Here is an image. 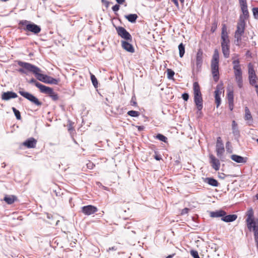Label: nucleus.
Segmentation results:
<instances>
[{
  "mask_svg": "<svg viewBox=\"0 0 258 258\" xmlns=\"http://www.w3.org/2000/svg\"><path fill=\"white\" fill-rule=\"evenodd\" d=\"M0 1H2V2H7L8 0H0Z\"/></svg>",
  "mask_w": 258,
  "mask_h": 258,
  "instance_id": "nucleus-62",
  "label": "nucleus"
},
{
  "mask_svg": "<svg viewBox=\"0 0 258 258\" xmlns=\"http://www.w3.org/2000/svg\"><path fill=\"white\" fill-rule=\"evenodd\" d=\"M37 141L33 138H30L23 142V145L28 148L35 147Z\"/></svg>",
  "mask_w": 258,
  "mask_h": 258,
  "instance_id": "nucleus-19",
  "label": "nucleus"
},
{
  "mask_svg": "<svg viewBox=\"0 0 258 258\" xmlns=\"http://www.w3.org/2000/svg\"><path fill=\"white\" fill-rule=\"evenodd\" d=\"M91 80L95 88H97L98 87L97 80L95 76L93 74H91Z\"/></svg>",
  "mask_w": 258,
  "mask_h": 258,
  "instance_id": "nucleus-36",
  "label": "nucleus"
},
{
  "mask_svg": "<svg viewBox=\"0 0 258 258\" xmlns=\"http://www.w3.org/2000/svg\"><path fill=\"white\" fill-rule=\"evenodd\" d=\"M237 216L236 215H225L223 216L221 218V220L226 222H230L235 221L237 218Z\"/></svg>",
  "mask_w": 258,
  "mask_h": 258,
  "instance_id": "nucleus-24",
  "label": "nucleus"
},
{
  "mask_svg": "<svg viewBox=\"0 0 258 258\" xmlns=\"http://www.w3.org/2000/svg\"><path fill=\"white\" fill-rule=\"evenodd\" d=\"M189 209L188 208H184L183 209L182 211H181V215H184V214H187L188 211H189Z\"/></svg>",
  "mask_w": 258,
  "mask_h": 258,
  "instance_id": "nucleus-48",
  "label": "nucleus"
},
{
  "mask_svg": "<svg viewBox=\"0 0 258 258\" xmlns=\"http://www.w3.org/2000/svg\"><path fill=\"white\" fill-rule=\"evenodd\" d=\"M205 182L208 183L210 185L215 187L218 186L219 184L218 181L213 178H206L205 179Z\"/></svg>",
  "mask_w": 258,
  "mask_h": 258,
  "instance_id": "nucleus-26",
  "label": "nucleus"
},
{
  "mask_svg": "<svg viewBox=\"0 0 258 258\" xmlns=\"http://www.w3.org/2000/svg\"><path fill=\"white\" fill-rule=\"evenodd\" d=\"M193 89L194 93V101L198 109L200 111L203 108V99L200 91V87L198 82H196L194 83Z\"/></svg>",
  "mask_w": 258,
  "mask_h": 258,
  "instance_id": "nucleus-2",
  "label": "nucleus"
},
{
  "mask_svg": "<svg viewBox=\"0 0 258 258\" xmlns=\"http://www.w3.org/2000/svg\"><path fill=\"white\" fill-rule=\"evenodd\" d=\"M251 85L253 86L255 88L256 93H258V85H257L256 83L254 85Z\"/></svg>",
  "mask_w": 258,
  "mask_h": 258,
  "instance_id": "nucleus-56",
  "label": "nucleus"
},
{
  "mask_svg": "<svg viewBox=\"0 0 258 258\" xmlns=\"http://www.w3.org/2000/svg\"><path fill=\"white\" fill-rule=\"evenodd\" d=\"M203 62V52L200 49L198 50L196 58V66L197 71H199L202 66Z\"/></svg>",
  "mask_w": 258,
  "mask_h": 258,
  "instance_id": "nucleus-14",
  "label": "nucleus"
},
{
  "mask_svg": "<svg viewBox=\"0 0 258 258\" xmlns=\"http://www.w3.org/2000/svg\"><path fill=\"white\" fill-rule=\"evenodd\" d=\"M102 1L103 3H104L106 4H108V2L107 1H105V0H102Z\"/></svg>",
  "mask_w": 258,
  "mask_h": 258,
  "instance_id": "nucleus-59",
  "label": "nucleus"
},
{
  "mask_svg": "<svg viewBox=\"0 0 258 258\" xmlns=\"http://www.w3.org/2000/svg\"><path fill=\"white\" fill-rule=\"evenodd\" d=\"M28 22L26 20L21 22L22 24L26 25L25 28H24L25 31L31 32L35 34H37L40 32L41 28L39 26L34 23L27 24Z\"/></svg>",
  "mask_w": 258,
  "mask_h": 258,
  "instance_id": "nucleus-6",
  "label": "nucleus"
},
{
  "mask_svg": "<svg viewBox=\"0 0 258 258\" xmlns=\"http://www.w3.org/2000/svg\"><path fill=\"white\" fill-rule=\"evenodd\" d=\"M227 98L228 102H234V95L232 88L230 87H228L227 88Z\"/></svg>",
  "mask_w": 258,
  "mask_h": 258,
  "instance_id": "nucleus-28",
  "label": "nucleus"
},
{
  "mask_svg": "<svg viewBox=\"0 0 258 258\" xmlns=\"http://www.w3.org/2000/svg\"><path fill=\"white\" fill-rule=\"evenodd\" d=\"M112 9L114 12H117L119 9V6L118 5H115L112 7Z\"/></svg>",
  "mask_w": 258,
  "mask_h": 258,
  "instance_id": "nucleus-47",
  "label": "nucleus"
},
{
  "mask_svg": "<svg viewBox=\"0 0 258 258\" xmlns=\"http://www.w3.org/2000/svg\"><path fill=\"white\" fill-rule=\"evenodd\" d=\"M154 158L156 160H160L161 159V158L160 157V156L159 155H156L155 156H154Z\"/></svg>",
  "mask_w": 258,
  "mask_h": 258,
  "instance_id": "nucleus-54",
  "label": "nucleus"
},
{
  "mask_svg": "<svg viewBox=\"0 0 258 258\" xmlns=\"http://www.w3.org/2000/svg\"><path fill=\"white\" fill-rule=\"evenodd\" d=\"M19 93L21 96L30 101L34 105L37 106H40L42 105V103L32 94L28 92L24 91L23 89L20 90L19 91Z\"/></svg>",
  "mask_w": 258,
  "mask_h": 258,
  "instance_id": "nucleus-5",
  "label": "nucleus"
},
{
  "mask_svg": "<svg viewBox=\"0 0 258 258\" xmlns=\"http://www.w3.org/2000/svg\"><path fill=\"white\" fill-rule=\"evenodd\" d=\"M29 83L30 84H34L39 89L40 91L41 92L43 90V87H45V86L40 84V83L37 82L36 80L32 78L29 81Z\"/></svg>",
  "mask_w": 258,
  "mask_h": 258,
  "instance_id": "nucleus-30",
  "label": "nucleus"
},
{
  "mask_svg": "<svg viewBox=\"0 0 258 258\" xmlns=\"http://www.w3.org/2000/svg\"><path fill=\"white\" fill-rule=\"evenodd\" d=\"M221 39V47L230 46V40L227 32V27L225 24L222 25Z\"/></svg>",
  "mask_w": 258,
  "mask_h": 258,
  "instance_id": "nucleus-9",
  "label": "nucleus"
},
{
  "mask_svg": "<svg viewBox=\"0 0 258 258\" xmlns=\"http://www.w3.org/2000/svg\"><path fill=\"white\" fill-rule=\"evenodd\" d=\"M116 1L119 4H122L124 2L125 0H116Z\"/></svg>",
  "mask_w": 258,
  "mask_h": 258,
  "instance_id": "nucleus-55",
  "label": "nucleus"
},
{
  "mask_svg": "<svg viewBox=\"0 0 258 258\" xmlns=\"http://www.w3.org/2000/svg\"><path fill=\"white\" fill-rule=\"evenodd\" d=\"M245 22L243 20L240 21L237 25V29L235 32V43L236 45H239L241 41V37L243 35L245 29Z\"/></svg>",
  "mask_w": 258,
  "mask_h": 258,
  "instance_id": "nucleus-3",
  "label": "nucleus"
},
{
  "mask_svg": "<svg viewBox=\"0 0 258 258\" xmlns=\"http://www.w3.org/2000/svg\"><path fill=\"white\" fill-rule=\"evenodd\" d=\"M232 133L235 137L239 136V131L238 130V125L235 120H233L232 123Z\"/></svg>",
  "mask_w": 258,
  "mask_h": 258,
  "instance_id": "nucleus-25",
  "label": "nucleus"
},
{
  "mask_svg": "<svg viewBox=\"0 0 258 258\" xmlns=\"http://www.w3.org/2000/svg\"><path fill=\"white\" fill-rule=\"evenodd\" d=\"M226 150L229 153H232V147L230 145V143L229 142H227L226 144Z\"/></svg>",
  "mask_w": 258,
  "mask_h": 258,
  "instance_id": "nucleus-42",
  "label": "nucleus"
},
{
  "mask_svg": "<svg viewBox=\"0 0 258 258\" xmlns=\"http://www.w3.org/2000/svg\"><path fill=\"white\" fill-rule=\"evenodd\" d=\"M116 30L119 36L126 40H131L132 36L130 34L122 27L116 28Z\"/></svg>",
  "mask_w": 258,
  "mask_h": 258,
  "instance_id": "nucleus-15",
  "label": "nucleus"
},
{
  "mask_svg": "<svg viewBox=\"0 0 258 258\" xmlns=\"http://www.w3.org/2000/svg\"><path fill=\"white\" fill-rule=\"evenodd\" d=\"M131 103L132 105L133 106H136L137 105V102L133 100V98H132V100L131 101Z\"/></svg>",
  "mask_w": 258,
  "mask_h": 258,
  "instance_id": "nucleus-52",
  "label": "nucleus"
},
{
  "mask_svg": "<svg viewBox=\"0 0 258 258\" xmlns=\"http://www.w3.org/2000/svg\"><path fill=\"white\" fill-rule=\"evenodd\" d=\"M224 93V87L223 84H218L216 87V89L215 91V95H218L221 96V95Z\"/></svg>",
  "mask_w": 258,
  "mask_h": 258,
  "instance_id": "nucleus-27",
  "label": "nucleus"
},
{
  "mask_svg": "<svg viewBox=\"0 0 258 258\" xmlns=\"http://www.w3.org/2000/svg\"><path fill=\"white\" fill-rule=\"evenodd\" d=\"M18 64L19 66L25 69L27 72H29L33 73L36 78L38 75L41 72V70L39 68L30 63L19 61Z\"/></svg>",
  "mask_w": 258,
  "mask_h": 258,
  "instance_id": "nucleus-4",
  "label": "nucleus"
},
{
  "mask_svg": "<svg viewBox=\"0 0 258 258\" xmlns=\"http://www.w3.org/2000/svg\"><path fill=\"white\" fill-rule=\"evenodd\" d=\"M182 97L184 100L187 101V100L188 99L189 96L187 93H183L182 95Z\"/></svg>",
  "mask_w": 258,
  "mask_h": 258,
  "instance_id": "nucleus-46",
  "label": "nucleus"
},
{
  "mask_svg": "<svg viewBox=\"0 0 258 258\" xmlns=\"http://www.w3.org/2000/svg\"><path fill=\"white\" fill-rule=\"evenodd\" d=\"M233 64V69H235V67L239 68L240 66L239 64V61L238 59H234L232 62Z\"/></svg>",
  "mask_w": 258,
  "mask_h": 258,
  "instance_id": "nucleus-43",
  "label": "nucleus"
},
{
  "mask_svg": "<svg viewBox=\"0 0 258 258\" xmlns=\"http://www.w3.org/2000/svg\"><path fill=\"white\" fill-rule=\"evenodd\" d=\"M190 254L193 256L194 258H200L198 252L196 250H191Z\"/></svg>",
  "mask_w": 258,
  "mask_h": 258,
  "instance_id": "nucleus-44",
  "label": "nucleus"
},
{
  "mask_svg": "<svg viewBox=\"0 0 258 258\" xmlns=\"http://www.w3.org/2000/svg\"><path fill=\"white\" fill-rule=\"evenodd\" d=\"M18 71L20 73H22V74H27V72L25 71V69H24L23 68L19 69Z\"/></svg>",
  "mask_w": 258,
  "mask_h": 258,
  "instance_id": "nucleus-50",
  "label": "nucleus"
},
{
  "mask_svg": "<svg viewBox=\"0 0 258 258\" xmlns=\"http://www.w3.org/2000/svg\"><path fill=\"white\" fill-rule=\"evenodd\" d=\"M224 152V145L220 137L217 138L216 143V152L218 157L221 159Z\"/></svg>",
  "mask_w": 258,
  "mask_h": 258,
  "instance_id": "nucleus-13",
  "label": "nucleus"
},
{
  "mask_svg": "<svg viewBox=\"0 0 258 258\" xmlns=\"http://www.w3.org/2000/svg\"><path fill=\"white\" fill-rule=\"evenodd\" d=\"M127 114L132 117H138L140 115V113L138 111L131 110L127 112Z\"/></svg>",
  "mask_w": 258,
  "mask_h": 258,
  "instance_id": "nucleus-37",
  "label": "nucleus"
},
{
  "mask_svg": "<svg viewBox=\"0 0 258 258\" xmlns=\"http://www.w3.org/2000/svg\"><path fill=\"white\" fill-rule=\"evenodd\" d=\"M17 97V95L16 93L8 91L7 92H4L3 93L2 95V98L4 100H9L12 98H15Z\"/></svg>",
  "mask_w": 258,
  "mask_h": 258,
  "instance_id": "nucleus-20",
  "label": "nucleus"
},
{
  "mask_svg": "<svg viewBox=\"0 0 258 258\" xmlns=\"http://www.w3.org/2000/svg\"><path fill=\"white\" fill-rule=\"evenodd\" d=\"M97 211V208L92 205L84 206L82 208V212L86 215H90Z\"/></svg>",
  "mask_w": 258,
  "mask_h": 258,
  "instance_id": "nucleus-16",
  "label": "nucleus"
},
{
  "mask_svg": "<svg viewBox=\"0 0 258 258\" xmlns=\"http://www.w3.org/2000/svg\"><path fill=\"white\" fill-rule=\"evenodd\" d=\"M222 50L224 57H229L230 54V46H222Z\"/></svg>",
  "mask_w": 258,
  "mask_h": 258,
  "instance_id": "nucleus-31",
  "label": "nucleus"
},
{
  "mask_svg": "<svg viewBox=\"0 0 258 258\" xmlns=\"http://www.w3.org/2000/svg\"><path fill=\"white\" fill-rule=\"evenodd\" d=\"M174 3L177 8H179V4L177 0H171Z\"/></svg>",
  "mask_w": 258,
  "mask_h": 258,
  "instance_id": "nucleus-51",
  "label": "nucleus"
},
{
  "mask_svg": "<svg viewBox=\"0 0 258 258\" xmlns=\"http://www.w3.org/2000/svg\"><path fill=\"white\" fill-rule=\"evenodd\" d=\"M231 159L238 163H245L246 162V158H244L237 155H231Z\"/></svg>",
  "mask_w": 258,
  "mask_h": 258,
  "instance_id": "nucleus-21",
  "label": "nucleus"
},
{
  "mask_svg": "<svg viewBox=\"0 0 258 258\" xmlns=\"http://www.w3.org/2000/svg\"><path fill=\"white\" fill-rule=\"evenodd\" d=\"M156 138L162 142H164L165 143H166L167 142V138L163 136V135L162 134H158L157 136H156Z\"/></svg>",
  "mask_w": 258,
  "mask_h": 258,
  "instance_id": "nucleus-38",
  "label": "nucleus"
},
{
  "mask_svg": "<svg viewBox=\"0 0 258 258\" xmlns=\"http://www.w3.org/2000/svg\"><path fill=\"white\" fill-rule=\"evenodd\" d=\"M228 103L229 109L231 111H232L233 109L234 102H228Z\"/></svg>",
  "mask_w": 258,
  "mask_h": 258,
  "instance_id": "nucleus-49",
  "label": "nucleus"
},
{
  "mask_svg": "<svg viewBox=\"0 0 258 258\" xmlns=\"http://www.w3.org/2000/svg\"><path fill=\"white\" fill-rule=\"evenodd\" d=\"M226 214V213L223 210H217L214 212H210V216L213 218L223 217Z\"/></svg>",
  "mask_w": 258,
  "mask_h": 258,
  "instance_id": "nucleus-23",
  "label": "nucleus"
},
{
  "mask_svg": "<svg viewBox=\"0 0 258 258\" xmlns=\"http://www.w3.org/2000/svg\"><path fill=\"white\" fill-rule=\"evenodd\" d=\"M116 250V248L114 247V246H112V247H109L107 250V251L108 252L110 251V250Z\"/></svg>",
  "mask_w": 258,
  "mask_h": 258,
  "instance_id": "nucleus-53",
  "label": "nucleus"
},
{
  "mask_svg": "<svg viewBox=\"0 0 258 258\" xmlns=\"http://www.w3.org/2000/svg\"><path fill=\"white\" fill-rule=\"evenodd\" d=\"M173 255H174V254L169 255L166 258H172Z\"/></svg>",
  "mask_w": 258,
  "mask_h": 258,
  "instance_id": "nucleus-58",
  "label": "nucleus"
},
{
  "mask_svg": "<svg viewBox=\"0 0 258 258\" xmlns=\"http://www.w3.org/2000/svg\"><path fill=\"white\" fill-rule=\"evenodd\" d=\"M37 79L40 81L50 84H57L58 82L57 80L40 73L38 75Z\"/></svg>",
  "mask_w": 258,
  "mask_h": 258,
  "instance_id": "nucleus-10",
  "label": "nucleus"
},
{
  "mask_svg": "<svg viewBox=\"0 0 258 258\" xmlns=\"http://www.w3.org/2000/svg\"><path fill=\"white\" fill-rule=\"evenodd\" d=\"M255 197H256V199L258 200V194L257 195H256Z\"/></svg>",
  "mask_w": 258,
  "mask_h": 258,
  "instance_id": "nucleus-61",
  "label": "nucleus"
},
{
  "mask_svg": "<svg viewBox=\"0 0 258 258\" xmlns=\"http://www.w3.org/2000/svg\"><path fill=\"white\" fill-rule=\"evenodd\" d=\"M121 45L123 49H124L125 50L133 53L134 52V48L132 44L129 43L128 42L125 41H121Z\"/></svg>",
  "mask_w": 258,
  "mask_h": 258,
  "instance_id": "nucleus-22",
  "label": "nucleus"
},
{
  "mask_svg": "<svg viewBox=\"0 0 258 258\" xmlns=\"http://www.w3.org/2000/svg\"><path fill=\"white\" fill-rule=\"evenodd\" d=\"M239 3L242 12V14L240 16V21L243 20L245 22L249 17L246 0H239Z\"/></svg>",
  "mask_w": 258,
  "mask_h": 258,
  "instance_id": "nucleus-7",
  "label": "nucleus"
},
{
  "mask_svg": "<svg viewBox=\"0 0 258 258\" xmlns=\"http://www.w3.org/2000/svg\"><path fill=\"white\" fill-rule=\"evenodd\" d=\"M174 75V72L170 69L167 70V75L168 78L169 79H171L173 78V76Z\"/></svg>",
  "mask_w": 258,
  "mask_h": 258,
  "instance_id": "nucleus-41",
  "label": "nucleus"
},
{
  "mask_svg": "<svg viewBox=\"0 0 258 258\" xmlns=\"http://www.w3.org/2000/svg\"><path fill=\"white\" fill-rule=\"evenodd\" d=\"M219 55L218 50L215 49L211 60V71L215 81L219 80Z\"/></svg>",
  "mask_w": 258,
  "mask_h": 258,
  "instance_id": "nucleus-1",
  "label": "nucleus"
},
{
  "mask_svg": "<svg viewBox=\"0 0 258 258\" xmlns=\"http://www.w3.org/2000/svg\"><path fill=\"white\" fill-rule=\"evenodd\" d=\"M179 1H180V3L181 4H183L184 3V0H179Z\"/></svg>",
  "mask_w": 258,
  "mask_h": 258,
  "instance_id": "nucleus-60",
  "label": "nucleus"
},
{
  "mask_svg": "<svg viewBox=\"0 0 258 258\" xmlns=\"http://www.w3.org/2000/svg\"><path fill=\"white\" fill-rule=\"evenodd\" d=\"M125 18L130 22L135 23L138 18V16L136 14H130L125 16Z\"/></svg>",
  "mask_w": 258,
  "mask_h": 258,
  "instance_id": "nucleus-32",
  "label": "nucleus"
},
{
  "mask_svg": "<svg viewBox=\"0 0 258 258\" xmlns=\"http://www.w3.org/2000/svg\"><path fill=\"white\" fill-rule=\"evenodd\" d=\"M4 165H3V166H2V167L4 168V167L6 166V164H5L4 163Z\"/></svg>",
  "mask_w": 258,
  "mask_h": 258,
  "instance_id": "nucleus-64",
  "label": "nucleus"
},
{
  "mask_svg": "<svg viewBox=\"0 0 258 258\" xmlns=\"http://www.w3.org/2000/svg\"><path fill=\"white\" fill-rule=\"evenodd\" d=\"M247 218L246 220L247 228L251 230L252 227L256 226L254 220V213L251 208H249L246 212Z\"/></svg>",
  "mask_w": 258,
  "mask_h": 258,
  "instance_id": "nucleus-8",
  "label": "nucleus"
},
{
  "mask_svg": "<svg viewBox=\"0 0 258 258\" xmlns=\"http://www.w3.org/2000/svg\"><path fill=\"white\" fill-rule=\"evenodd\" d=\"M92 166H93V164L92 163H90L87 164V167L90 169L92 168Z\"/></svg>",
  "mask_w": 258,
  "mask_h": 258,
  "instance_id": "nucleus-57",
  "label": "nucleus"
},
{
  "mask_svg": "<svg viewBox=\"0 0 258 258\" xmlns=\"http://www.w3.org/2000/svg\"><path fill=\"white\" fill-rule=\"evenodd\" d=\"M244 118L246 120L252 121V116L250 112L247 107H245V116Z\"/></svg>",
  "mask_w": 258,
  "mask_h": 258,
  "instance_id": "nucleus-33",
  "label": "nucleus"
},
{
  "mask_svg": "<svg viewBox=\"0 0 258 258\" xmlns=\"http://www.w3.org/2000/svg\"><path fill=\"white\" fill-rule=\"evenodd\" d=\"M235 81L239 88H241L243 86V80L242 76V71L241 68L235 67L233 69Z\"/></svg>",
  "mask_w": 258,
  "mask_h": 258,
  "instance_id": "nucleus-11",
  "label": "nucleus"
},
{
  "mask_svg": "<svg viewBox=\"0 0 258 258\" xmlns=\"http://www.w3.org/2000/svg\"><path fill=\"white\" fill-rule=\"evenodd\" d=\"M248 79L250 85H254L256 83L257 77L253 68L250 64L248 65Z\"/></svg>",
  "mask_w": 258,
  "mask_h": 258,
  "instance_id": "nucleus-12",
  "label": "nucleus"
},
{
  "mask_svg": "<svg viewBox=\"0 0 258 258\" xmlns=\"http://www.w3.org/2000/svg\"><path fill=\"white\" fill-rule=\"evenodd\" d=\"M210 162L212 164V167L216 171L218 170L220 168V163L218 159L215 158L213 155H210Z\"/></svg>",
  "mask_w": 258,
  "mask_h": 258,
  "instance_id": "nucleus-18",
  "label": "nucleus"
},
{
  "mask_svg": "<svg viewBox=\"0 0 258 258\" xmlns=\"http://www.w3.org/2000/svg\"><path fill=\"white\" fill-rule=\"evenodd\" d=\"M178 49H179V56L180 57H182L184 55V54L185 53V48L184 46L183 45L182 43H180L178 45Z\"/></svg>",
  "mask_w": 258,
  "mask_h": 258,
  "instance_id": "nucleus-34",
  "label": "nucleus"
},
{
  "mask_svg": "<svg viewBox=\"0 0 258 258\" xmlns=\"http://www.w3.org/2000/svg\"><path fill=\"white\" fill-rule=\"evenodd\" d=\"M252 12L253 14V16L255 18H258V8H253L252 9Z\"/></svg>",
  "mask_w": 258,
  "mask_h": 258,
  "instance_id": "nucleus-45",
  "label": "nucleus"
},
{
  "mask_svg": "<svg viewBox=\"0 0 258 258\" xmlns=\"http://www.w3.org/2000/svg\"><path fill=\"white\" fill-rule=\"evenodd\" d=\"M252 229L254 232L255 240L258 244V226H254L252 227Z\"/></svg>",
  "mask_w": 258,
  "mask_h": 258,
  "instance_id": "nucleus-35",
  "label": "nucleus"
},
{
  "mask_svg": "<svg viewBox=\"0 0 258 258\" xmlns=\"http://www.w3.org/2000/svg\"><path fill=\"white\" fill-rule=\"evenodd\" d=\"M13 111L17 118V119H21V114L20 111L17 110L15 107L12 108Z\"/></svg>",
  "mask_w": 258,
  "mask_h": 258,
  "instance_id": "nucleus-39",
  "label": "nucleus"
},
{
  "mask_svg": "<svg viewBox=\"0 0 258 258\" xmlns=\"http://www.w3.org/2000/svg\"><path fill=\"white\" fill-rule=\"evenodd\" d=\"M215 103L216 104V107L218 108L221 104V97L218 95H215Z\"/></svg>",
  "mask_w": 258,
  "mask_h": 258,
  "instance_id": "nucleus-40",
  "label": "nucleus"
},
{
  "mask_svg": "<svg viewBox=\"0 0 258 258\" xmlns=\"http://www.w3.org/2000/svg\"><path fill=\"white\" fill-rule=\"evenodd\" d=\"M4 165H3V166H2V167L4 168V167L6 166V164H5L4 163Z\"/></svg>",
  "mask_w": 258,
  "mask_h": 258,
  "instance_id": "nucleus-63",
  "label": "nucleus"
},
{
  "mask_svg": "<svg viewBox=\"0 0 258 258\" xmlns=\"http://www.w3.org/2000/svg\"><path fill=\"white\" fill-rule=\"evenodd\" d=\"M16 200V197L14 196H7L4 198V201L8 204H13Z\"/></svg>",
  "mask_w": 258,
  "mask_h": 258,
  "instance_id": "nucleus-29",
  "label": "nucleus"
},
{
  "mask_svg": "<svg viewBox=\"0 0 258 258\" xmlns=\"http://www.w3.org/2000/svg\"><path fill=\"white\" fill-rule=\"evenodd\" d=\"M43 89L41 91L42 93L49 95L53 100L58 99V97L57 94L53 91L52 88L47 86L43 87Z\"/></svg>",
  "mask_w": 258,
  "mask_h": 258,
  "instance_id": "nucleus-17",
  "label": "nucleus"
}]
</instances>
